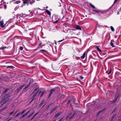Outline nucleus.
I'll return each instance as SVG.
<instances>
[{
	"mask_svg": "<svg viewBox=\"0 0 121 121\" xmlns=\"http://www.w3.org/2000/svg\"><path fill=\"white\" fill-rule=\"evenodd\" d=\"M4 8L5 9H6L7 8V5H4Z\"/></svg>",
	"mask_w": 121,
	"mask_h": 121,
	"instance_id": "c85d7f7f",
	"label": "nucleus"
},
{
	"mask_svg": "<svg viewBox=\"0 0 121 121\" xmlns=\"http://www.w3.org/2000/svg\"><path fill=\"white\" fill-rule=\"evenodd\" d=\"M20 49L21 50H22L23 49V47H20Z\"/></svg>",
	"mask_w": 121,
	"mask_h": 121,
	"instance_id": "5701e85b",
	"label": "nucleus"
},
{
	"mask_svg": "<svg viewBox=\"0 0 121 121\" xmlns=\"http://www.w3.org/2000/svg\"><path fill=\"white\" fill-rule=\"evenodd\" d=\"M51 104H50L48 106V108H49L50 106H51Z\"/></svg>",
	"mask_w": 121,
	"mask_h": 121,
	"instance_id": "c9c22d12",
	"label": "nucleus"
},
{
	"mask_svg": "<svg viewBox=\"0 0 121 121\" xmlns=\"http://www.w3.org/2000/svg\"><path fill=\"white\" fill-rule=\"evenodd\" d=\"M118 14H119V12H118Z\"/></svg>",
	"mask_w": 121,
	"mask_h": 121,
	"instance_id": "37998d69",
	"label": "nucleus"
},
{
	"mask_svg": "<svg viewBox=\"0 0 121 121\" xmlns=\"http://www.w3.org/2000/svg\"><path fill=\"white\" fill-rule=\"evenodd\" d=\"M60 0L61 1V2H62V1L61 0Z\"/></svg>",
	"mask_w": 121,
	"mask_h": 121,
	"instance_id": "79ce46f5",
	"label": "nucleus"
},
{
	"mask_svg": "<svg viewBox=\"0 0 121 121\" xmlns=\"http://www.w3.org/2000/svg\"><path fill=\"white\" fill-rule=\"evenodd\" d=\"M20 114V113H18L17 114L16 116V117H17Z\"/></svg>",
	"mask_w": 121,
	"mask_h": 121,
	"instance_id": "bb28decb",
	"label": "nucleus"
},
{
	"mask_svg": "<svg viewBox=\"0 0 121 121\" xmlns=\"http://www.w3.org/2000/svg\"><path fill=\"white\" fill-rule=\"evenodd\" d=\"M0 9H1V8H2V4H0Z\"/></svg>",
	"mask_w": 121,
	"mask_h": 121,
	"instance_id": "b1692460",
	"label": "nucleus"
},
{
	"mask_svg": "<svg viewBox=\"0 0 121 121\" xmlns=\"http://www.w3.org/2000/svg\"><path fill=\"white\" fill-rule=\"evenodd\" d=\"M27 87H26V88Z\"/></svg>",
	"mask_w": 121,
	"mask_h": 121,
	"instance_id": "49530a36",
	"label": "nucleus"
},
{
	"mask_svg": "<svg viewBox=\"0 0 121 121\" xmlns=\"http://www.w3.org/2000/svg\"><path fill=\"white\" fill-rule=\"evenodd\" d=\"M26 112V110H24L21 113V114H23L25 112Z\"/></svg>",
	"mask_w": 121,
	"mask_h": 121,
	"instance_id": "4be33fe9",
	"label": "nucleus"
},
{
	"mask_svg": "<svg viewBox=\"0 0 121 121\" xmlns=\"http://www.w3.org/2000/svg\"><path fill=\"white\" fill-rule=\"evenodd\" d=\"M111 45L113 47H114V46L113 45V43L112 42H111L110 43Z\"/></svg>",
	"mask_w": 121,
	"mask_h": 121,
	"instance_id": "a211bd4d",
	"label": "nucleus"
},
{
	"mask_svg": "<svg viewBox=\"0 0 121 121\" xmlns=\"http://www.w3.org/2000/svg\"><path fill=\"white\" fill-rule=\"evenodd\" d=\"M76 29H78V30H81V29L80 27V26H78V25H77L76 26Z\"/></svg>",
	"mask_w": 121,
	"mask_h": 121,
	"instance_id": "39448f33",
	"label": "nucleus"
},
{
	"mask_svg": "<svg viewBox=\"0 0 121 121\" xmlns=\"http://www.w3.org/2000/svg\"><path fill=\"white\" fill-rule=\"evenodd\" d=\"M5 108H4V109Z\"/></svg>",
	"mask_w": 121,
	"mask_h": 121,
	"instance_id": "de8ad7c7",
	"label": "nucleus"
},
{
	"mask_svg": "<svg viewBox=\"0 0 121 121\" xmlns=\"http://www.w3.org/2000/svg\"><path fill=\"white\" fill-rule=\"evenodd\" d=\"M73 34V32H71L69 33V34L71 35H72Z\"/></svg>",
	"mask_w": 121,
	"mask_h": 121,
	"instance_id": "dca6fc26",
	"label": "nucleus"
},
{
	"mask_svg": "<svg viewBox=\"0 0 121 121\" xmlns=\"http://www.w3.org/2000/svg\"><path fill=\"white\" fill-rule=\"evenodd\" d=\"M46 12L47 13V14H49V15H50V14H51V13L50 12V11H49V10H47L46 11Z\"/></svg>",
	"mask_w": 121,
	"mask_h": 121,
	"instance_id": "ddd939ff",
	"label": "nucleus"
},
{
	"mask_svg": "<svg viewBox=\"0 0 121 121\" xmlns=\"http://www.w3.org/2000/svg\"><path fill=\"white\" fill-rule=\"evenodd\" d=\"M31 0H27V1H29L30 2V3L31 4L32 3H34L35 1L34 0H32V1H31Z\"/></svg>",
	"mask_w": 121,
	"mask_h": 121,
	"instance_id": "6e6552de",
	"label": "nucleus"
},
{
	"mask_svg": "<svg viewBox=\"0 0 121 121\" xmlns=\"http://www.w3.org/2000/svg\"><path fill=\"white\" fill-rule=\"evenodd\" d=\"M0 25L2 27H4V22L3 21H0Z\"/></svg>",
	"mask_w": 121,
	"mask_h": 121,
	"instance_id": "7ed1b4c3",
	"label": "nucleus"
},
{
	"mask_svg": "<svg viewBox=\"0 0 121 121\" xmlns=\"http://www.w3.org/2000/svg\"><path fill=\"white\" fill-rule=\"evenodd\" d=\"M111 29L112 31H114L115 30L112 26H111Z\"/></svg>",
	"mask_w": 121,
	"mask_h": 121,
	"instance_id": "f8f14e48",
	"label": "nucleus"
},
{
	"mask_svg": "<svg viewBox=\"0 0 121 121\" xmlns=\"http://www.w3.org/2000/svg\"><path fill=\"white\" fill-rule=\"evenodd\" d=\"M90 5H91V6L93 8L95 9V6H94V5H93L91 3H90Z\"/></svg>",
	"mask_w": 121,
	"mask_h": 121,
	"instance_id": "9b49d317",
	"label": "nucleus"
},
{
	"mask_svg": "<svg viewBox=\"0 0 121 121\" xmlns=\"http://www.w3.org/2000/svg\"><path fill=\"white\" fill-rule=\"evenodd\" d=\"M69 30H69L68 26H65L64 27L63 31L64 32L66 33Z\"/></svg>",
	"mask_w": 121,
	"mask_h": 121,
	"instance_id": "f257e3e1",
	"label": "nucleus"
},
{
	"mask_svg": "<svg viewBox=\"0 0 121 121\" xmlns=\"http://www.w3.org/2000/svg\"><path fill=\"white\" fill-rule=\"evenodd\" d=\"M30 110H29V111H28L27 112L24 114H25V115L26 116L28 114V113H29V112H30Z\"/></svg>",
	"mask_w": 121,
	"mask_h": 121,
	"instance_id": "f3484780",
	"label": "nucleus"
},
{
	"mask_svg": "<svg viewBox=\"0 0 121 121\" xmlns=\"http://www.w3.org/2000/svg\"><path fill=\"white\" fill-rule=\"evenodd\" d=\"M57 107H55L52 110V111L51 112V113H52L57 108Z\"/></svg>",
	"mask_w": 121,
	"mask_h": 121,
	"instance_id": "9d476101",
	"label": "nucleus"
},
{
	"mask_svg": "<svg viewBox=\"0 0 121 121\" xmlns=\"http://www.w3.org/2000/svg\"><path fill=\"white\" fill-rule=\"evenodd\" d=\"M117 119L118 120V121H121V117H117Z\"/></svg>",
	"mask_w": 121,
	"mask_h": 121,
	"instance_id": "0eeeda50",
	"label": "nucleus"
},
{
	"mask_svg": "<svg viewBox=\"0 0 121 121\" xmlns=\"http://www.w3.org/2000/svg\"><path fill=\"white\" fill-rule=\"evenodd\" d=\"M43 104V103H41L39 105H40V106H41V105H42Z\"/></svg>",
	"mask_w": 121,
	"mask_h": 121,
	"instance_id": "72a5a7b5",
	"label": "nucleus"
},
{
	"mask_svg": "<svg viewBox=\"0 0 121 121\" xmlns=\"http://www.w3.org/2000/svg\"><path fill=\"white\" fill-rule=\"evenodd\" d=\"M20 2V1H18V3H19Z\"/></svg>",
	"mask_w": 121,
	"mask_h": 121,
	"instance_id": "ea45409f",
	"label": "nucleus"
},
{
	"mask_svg": "<svg viewBox=\"0 0 121 121\" xmlns=\"http://www.w3.org/2000/svg\"><path fill=\"white\" fill-rule=\"evenodd\" d=\"M13 67L12 66H8V68H13Z\"/></svg>",
	"mask_w": 121,
	"mask_h": 121,
	"instance_id": "393cba45",
	"label": "nucleus"
},
{
	"mask_svg": "<svg viewBox=\"0 0 121 121\" xmlns=\"http://www.w3.org/2000/svg\"><path fill=\"white\" fill-rule=\"evenodd\" d=\"M96 48L98 51L100 52H101V50L98 46H96Z\"/></svg>",
	"mask_w": 121,
	"mask_h": 121,
	"instance_id": "1a4fd4ad",
	"label": "nucleus"
},
{
	"mask_svg": "<svg viewBox=\"0 0 121 121\" xmlns=\"http://www.w3.org/2000/svg\"><path fill=\"white\" fill-rule=\"evenodd\" d=\"M92 10L94 11V12H96L97 13H98L99 12V11H98V10H94V9H93Z\"/></svg>",
	"mask_w": 121,
	"mask_h": 121,
	"instance_id": "6ab92c4d",
	"label": "nucleus"
},
{
	"mask_svg": "<svg viewBox=\"0 0 121 121\" xmlns=\"http://www.w3.org/2000/svg\"><path fill=\"white\" fill-rule=\"evenodd\" d=\"M38 91H37V92L34 95V96H35L37 95V94H38Z\"/></svg>",
	"mask_w": 121,
	"mask_h": 121,
	"instance_id": "a878e982",
	"label": "nucleus"
},
{
	"mask_svg": "<svg viewBox=\"0 0 121 121\" xmlns=\"http://www.w3.org/2000/svg\"><path fill=\"white\" fill-rule=\"evenodd\" d=\"M111 72V71H110V72L108 74H110Z\"/></svg>",
	"mask_w": 121,
	"mask_h": 121,
	"instance_id": "58836bf2",
	"label": "nucleus"
},
{
	"mask_svg": "<svg viewBox=\"0 0 121 121\" xmlns=\"http://www.w3.org/2000/svg\"><path fill=\"white\" fill-rule=\"evenodd\" d=\"M26 116L25 115V114H24L22 116V118H23L24 117H25V116Z\"/></svg>",
	"mask_w": 121,
	"mask_h": 121,
	"instance_id": "cd10ccee",
	"label": "nucleus"
},
{
	"mask_svg": "<svg viewBox=\"0 0 121 121\" xmlns=\"http://www.w3.org/2000/svg\"><path fill=\"white\" fill-rule=\"evenodd\" d=\"M102 112V111H99V112L98 113L99 114V113L101 112Z\"/></svg>",
	"mask_w": 121,
	"mask_h": 121,
	"instance_id": "f704fd0d",
	"label": "nucleus"
},
{
	"mask_svg": "<svg viewBox=\"0 0 121 121\" xmlns=\"http://www.w3.org/2000/svg\"><path fill=\"white\" fill-rule=\"evenodd\" d=\"M86 54V52H84L83 55L81 57V58L83 59L85 57Z\"/></svg>",
	"mask_w": 121,
	"mask_h": 121,
	"instance_id": "20e7f679",
	"label": "nucleus"
},
{
	"mask_svg": "<svg viewBox=\"0 0 121 121\" xmlns=\"http://www.w3.org/2000/svg\"><path fill=\"white\" fill-rule=\"evenodd\" d=\"M70 115L71 114H70L69 115H68L66 119H67L69 117Z\"/></svg>",
	"mask_w": 121,
	"mask_h": 121,
	"instance_id": "2f4dec72",
	"label": "nucleus"
},
{
	"mask_svg": "<svg viewBox=\"0 0 121 121\" xmlns=\"http://www.w3.org/2000/svg\"><path fill=\"white\" fill-rule=\"evenodd\" d=\"M43 50H41V51Z\"/></svg>",
	"mask_w": 121,
	"mask_h": 121,
	"instance_id": "c03bdc74",
	"label": "nucleus"
},
{
	"mask_svg": "<svg viewBox=\"0 0 121 121\" xmlns=\"http://www.w3.org/2000/svg\"><path fill=\"white\" fill-rule=\"evenodd\" d=\"M6 47H1L0 48V49H3L6 48Z\"/></svg>",
	"mask_w": 121,
	"mask_h": 121,
	"instance_id": "4468645a",
	"label": "nucleus"
},
{
	"mask_svg": "<svg viewBox=\"0 0 121 121\" xmlns=\"http://www.w3.org/2000/svg\"><path fill=\"white\" fill-rule=\"evenodd\" d=\"M41 44H42V43H40L39 44V45H41Z\"/></svg>",
	"mask_w": 121,
	"mask_h": 121,
	"instance_id": "a19ab883",
	"label": "nucleus"
},
{
	"mask_svg": "<svg viewBox=\"0 0 121 121\" xmlns=\"http://www.w3.org/2000/svg\"><path fill=\"white\" fill-rule=\"evenodd\" d=\"M114 117H115L114 116H113L112 117L111 119L110 120V121H112V120H113V118H114Z\"/></svg>",
	"mask_w": 121,
	"mask_h": 121,
	"instance_id": "412c9836",
	"label": "nucleus"
},
{
	"mask_svg": "<svg viewBox=\"0 0 121 121\" xmlns=\"http://www.w3.org/2000/svg\"><path fill=\"white\" fill-rule=\"evenodd\" d=\"M36 115H35L34 116H36Z\"/></svg>",
	"mask_w": 121,
	"mask_h": 121,
	"instance_id": "09e8293b",
	"label": "nucleus"
},
{
	"mask_svg": "<svg viewBox=\"0 0 121 121\" xmlns=\"http://www.w3.org/2000/svg\"><path fill=\"white\" fill-rule=\"evenodd\" d=\"M36 90V89H35V90Z\"/></svg>",
	"mask_w": 121,
	"mask_h": 121,
	"instance_id": "a18cd8bd",
	"label": "nucleus"
},
{
	"mask_svg": "<svg viewBox=\"0 0 121 121\" xmlns=\"http://www.w3.org/2000/svg\"><path fill=\"white\" fill-rule=\"evenodd\" d=\"M63 118H62L61 119H60L59 121H61L62 119H63Z\"/></svg>",
	"mask_w": 121,
	"mask_h": 121,
	"instance_id": "e433bc0d",
	"label": "nucleus"
},
{
	"mask_svg": "<svg viewBox=\"0 0 121 121\" xmlns=\"http://www.w3.org/2000/svg\"><path fill=\"white\" fill-rule=\"evenodd\" d=\"M33 114V113H32L31 114H30L28 117V118H29Z\"/></svg>",
	"mask_w": 121,
	"mask_h": 121,
	"instance_id": "c756f323",
	"label": "nucleus"
},
{
	"mask_svg": "<svg viewBox=\"0 0 121 121\" xmlns=\"http://www.w3.org/2000/svg\"><path fill=\"white\" fill-rule=\"evenodd\" d=\"M44 92H43L41 94V95H40V96L41 97H42V96H43V94H44Z\"/></svg>",
	"mask_w": 121,
	"mask_h": 121,
	"instance_id": "aec40b11",
	"label": "nucleus"
},
{
	"mask_svg": "<svg viewBox=\"0 0 121 121\" xmlns=\"http://www.w3.org/2000/svg\"><path fill=\"white\" fill-rule=\"evenodd\" d=\"M75 115V113L73 115H72L69 118V119H70L71 118H72Z\"/></svg>",
	"mask_w": 121,
	"mask_h": 121,
	"instance_id": "2eb2a0df",
	"label": "nucleus"
},
{
	"mask_svg": "<svg viewBox=\"0 0 121 121\" xmlns=\"http://www.w3.org/2000/svg\"><path fill=\"white\" fill-rule=\"evenodd\" d=\"M61 112H59L58 113L55 115V118L57 117L58 116H60L61 114Z\"/></svg>",
	"mask_w": 121,
	"mask_h": 121,
	"instance_id": "f03ea898",
	"label": "nucleus"
},
{
	"mask_svg": "<svg viewBox=\"0 0 121 121\" xmlns=\"http://www.w3.org/2000/svg\"><path fill=\"white\" fill-rule=\"evenodd\" d=\"M54 89H53L51 90V92L49 95L50 96L51 95L52 92H54Z\"/></svg>",
	"mask_w": 121,
	"mask_h": 121,
	"instance_id": "423d86ee",
	"label": "nucleus"
},
{
	"mask_svg": "<svg viewBox=\"0 0 121 121\" xmlns=\"http://www.w3.org/2000/svg\"><path fill=\"white\" fill-rule=\"evenodd\" d=\"M13 112H12L10 113V114H12L13 113Z\"/></svg>",
	"mask_w": 121,
	"mask_h": 121,
	"instance_id": "4c0bfd02",
	"label": "nucleus"
},
{
	"mask_svg": "<svg viewBox=\"0 0 121 121\" xmlns=\"http://www.w3.org/2000/svg\"><path fill=\"white\" fill-rule=\"evenodd\" d=\"M118 0H115V1L114 2V4Z\"/></svg>",
	"mask_w": 121,
	"mask_h": 121,
	"instance_id": "7c9ffc66",
	"label": "nucleus"
},
{
	"mask_svg": "<svg viewBox=\"0 0 121 121\" xmlns=\"http://www.w3.org/2000/svg\"><path fill=\"white\" fill-rule=\"evenodd\" d=\"M64 40V39H62L61 40H60V41H59L58 42H61L62 41H63V40Z\"/></svg>",
	"mask_w": 121,
	"mask_h": 121,
	"instance_id": "473e14b6",
	"label": "nucleus"
}]
</instances>
